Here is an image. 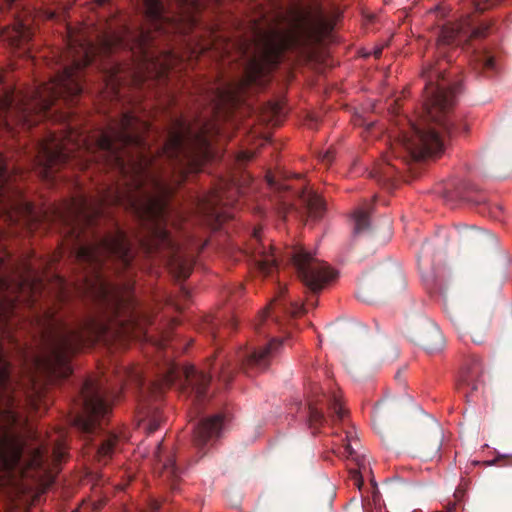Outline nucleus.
Wrapping results in <instances>:
<instances>
[{
    "instance_id": "nucleus-1",
    "label": "nucleus",
    "mask_w": 512,
    "mask_h": 512,
    "mask_svg": "<svg viewBox=\"0 0 512 512\" xmlns=\"http://www.w3.org/2000/svg\"><path fill=\"white\" fill-rule=\"evenodd\" d=\"M147 131V122L123 112L92 141L70 125L60 136L50 132L40 141V169L46 180L72 160L82 168L102 163L120 177L99 200L82 196L72 201L68 214L60 215L68 227L71 253L95 275L93 283L87 281L88 293L113 317H120L131 301L102 275L107 260L127 269L138 245L146 254L165 251L177 278H188L193 267L169 229V200L190 172L199 171L209 141L183 118L171 120L163 145L156 150L147 143Z\"/></svg>"
},
{
    "instance_id": "nucleus-2",
    "label": "nucleus",
    "mask_w": 512,
    "mask_h": 512,
    "mask_svg": "<svg viewBox=\"0 0 512 512\" xmlns=\"http://www.w3.org/2000/svg\"><path fill=\"white\" fill-rule=\"evenodd\" d=\"M144 12L149 28L100 31L94 39L85 31L68 30L65 49L52 51L55 74L50 81L41 83L29 94L19 92V125L29 129L40 120L55 116L52 106L61 99L66 104H74L85 89V69L91 64L101 71L105 87L118 96L120 64L111 57L120 49L131 53L139 64L142 74L136 80L141 84H145L146 77L165 80L176 59L173 52L155 49V34L164 31L167 21L165 8L161 0H144Z\"/></svg>"
},
{
    "instance_id": "nucleus-3",
    "label": "nucleus",
    "mask_w": 512,
    "mask_h": 512,
    "mask_svg": "<svg viewBox=\"0 0 512 512\" xmlns=\"http://www.w3.org/2000/svg\"><path fill=\"white\" fill-rule=\"evenodd\" d=\"M491 24L477 22L468 14L462 21L447 22L437 30V49L442 60H437L423 69L424 101L421 124H410L408 131L400 135L393 148L396 156L403 160H420L428 156H440L449 138L459 132L468 131V125L453 112L461 83L445 75L451 62L447 60V46H459L469 38L485 37Z\"/></svg>"
},
{
    "instance_id": "nucleus-4",
    "label": "nucleus",
    "mask_w": 512,
    "mask_h": 512,
    "mask_svg": "<svg viewBox=\"0 0 512 512\" xmlns=\"http://www.w3.org/2000/svg\"><path fill=\"white\" fill-rule=\"evenodd\" d=\"M108 331V324L100 318L88 316L74 326L49 317L42 328L44 353L37 357L36 365L50 379H65L73 371L70 363L72 354L86 345H93Z\"/></svg>"
},
{
    "instance_id": "nucleus-5",
    "label": "nucleus",
    "mask_w": 512,
    "mask_h": 512,
    "mask_svg": "<svg viewBox=\"0 0 512 512\" xmlns=\"http://www.w3.org/2000/svg\"><path fill=\"white\" fill-rule=\"evenodd\" d=\"M246 253L262 275H272L278 267L279 260L292 263L300 281L314 294L319 293L334 276L326 263L313 258L312 254L301 246L289 247L278 256L271 240L264 238L260 229H254Z\"/></svg>"
},
{
    "instance_id": "nucleus-6",
    "label": "nucleus",
    "mask_w": 512,
    "mask_h": 512,
    "mask_svg": "<svg viewBox=\"0 0 512 512\" xmlns=\"http://www.w3.org/2000/svg\"><path fill=\"white\" fill-rule=\"evenodd\" d=\"M117 395L100 380H85L76 399L80 410L72 420L74 427L92 441V435L101 433L103 422L110 412L109 399Z\"/></svg>"
},
{
    "instance_id": "nucleus-7",
    "label": "nucleus",
    "mask_w": 512,
    "mask_h": 512,
    "mask_svg": "<svg viewBox=\"0 0 512 512\" xmlns=\"http://www.w3.org/2000/svg\"><path fill=\"white\" fill-rule=\"evenodd\" d=\"M26 443L22 436L7 428L0 431V473L7 476H30L31 471H45L47 451L42 446L30 449L25 454Z\"/></svg>"
},
{
    "instance_id": "nucleus-8",
    "label": "nucleus",
    "mask_w": 512,
    "mask_h": 512,
    "mask_svg": "<svg viewBox=\"0 0 512 512\" xmlns=\"http://www.w3.org/2000/svg\"><path fill=\"white\" fill-rule=\"evenodd\" d=\"M211 377V375L206 374L203 370H197L194 366L181 368V366L175 365V363H168L162 373L159 389L173 385L175 382H180L183 394L191 397L193 403L198 404L202 403L207 396V387Z\"/></svg>"
},
{
    "instance_id": "nucleus-9",
    "label": "nucleus",
    "mask_w": 512,
    "mask_h": 512,
    "mask_svg": "<svg viewBox=\"0 0 512 512\" xmlns=\"http://www.w3.org/2000/svg\"><path fill=\"white\" fill-rule=\"evenodd\" d=\"M36 15L33 10H17L14 23L10 27L2 28L0 37L12 47H24L34 34Z\"/></svg>"
},
{
    "instance_id": "nucleus-10",
    "label": "nucleus",
    "mask_w": 512,
    "mask_h": 512,
    "mask_svg": "<svg viewBox=\"0 0 512 512\" xmlns=\"http://www.w3.org/2000/svg\"><path fill=\"white\" fill-rule=\"evenodd\" d=\"M285 287L279 286L278 295L260 313L255 329L258 333H265L264 323L271 317L274 324H282V317H297L304 311L303 305L299 302H287L284 299Z\"/></svg>"
},
{
    "instance_id": "nucleus-11",
    "label": "nucleus",
    "mask_w": 512,
    "mask_h": 512,
    "mask_svg": "<svg viewBox=\"0 0 512 512\" xmlns=\"http://www.w3.org/2000/svg\"><path fill=\"white\" fill-rule=\"evenodd\" d=\"M291 16L295 30L304 37H312L326 25L324 12L319 5L306 8L301 5L295 6L291 10Z\"/></svg>"
},
{
    "instance_id": "nucleus-12",
    "label": "nucleus",
    "mask_w": 512,
    "mask_h": 512,
    "mask_svg": "<svg viewBox=\"0 0 512 512\" xmlns=\"http://www.w3.org/2000/svg\"><path fill=\"white\" fill-rule=\"evenodd\" d=\"M282 344L281 339L273 338L263 347L253 348L240 354L241 368L246 375L253 376L270 366L271 358Z\"/></svg>"
},
{
    "instance_id": "nucleus-13",
    "label": "nucleus",
    "mask_w": 512,
    "mask_h": 512,
    "mask_svg": "<svg viewBox=\"0 0 512 512\" xmlns=\"http://www.w3.org/2000/svg\"><path fill=\"white\" fill-rule=\"evenodd\" d=\"M438 192L444 198L445 203L450 206H455L462 201L479 203L484 199L483 196H474L473 185L463 182V180H449Z\"/></svg>"
},
{
    "instance_id": "nucleus-14",
    "label": "nucleus",
    "mask_w": 512,
    "mask_h": 512,
    "mask_svg": "<svg viewBox=\"0 0 512 512\" xmlns=\"http://www.w3.org/2000/svg\"><path fill=\"white\" fill-rule=\"evenodd\" d=\"M154 457L156 460V468L162 480H164L171 489H176L182 472L180 467L175 463L174 452L165 451L163 443L159 442L154 451Z\"/></svg>"
},
{
    "instance_id": "nucleus-15",
    "label": "nucleus",
    "mask_w": 512,
    "mask_h": 512,
    "mask_svg": "<svg viewBox=\"0 0 512 512\" xmlns=\"http://www.w3.org/2000/svg\"><path fill=\"white\" fill-rule=\"evenodd\" d=\"M359 446L360 442L359 439L356 438L355 434H353V432H346L345 438L342 439V444L338 446L336 453L356 462L359 468L358 470L350 469L351 480L353 481V485L360 489L363 486V477L360 469L361 467H365V463L364 457H362L358 451Z\"/></svg>"
},
{
    "instance_id": "nucleus-16",
    "label": "nucleus",
    "mask_w": 512,
    "mask_h": 512,
    "mask_svg": "<svg viewBox=\"0 0 512 512\" xmlns=\"http://www.w3.org/2000/svg\"><path fill=\"white\" fill-rule=\"evenodd\" d=\"M196 210L211 223H221L225 218L223 210V198L217 192L205 196H197Z\"/></svg>"
},
{
    "instance_id": "nucleus-17",
    "label": "nucleus",
    "mask_w": 512,
    "mask_h": 512,
    "mask_svg": "<svg viewBox=\"0 0 512 512\" xmlns=\"http://www.w3.org/2000/svg\"><path fill=\"white\" fill-rule=\"evenodd\" d=\"M224 417L221 414L203 418L194 427V444L199 449L205 446L213 437L220 434L223 427Z\"/></svg>"
},
{
    "instance_id": "nucleus-18",
    "label": "nucleus",
    "mask_w": 512,
    "mask_h": 512,
    "mask_svg": "<svg viewBox=\"0 0 512 512\" xmlns=\"http://www.w3.org/2000/svg\"><path fill=\"white\" fill-rule=\"evenodd\" d=\"M483 375V365L477 356H470L466 359L460 372L459 387L468 388L470 391H477Z\"/></svg>"
},
{
    "instance_id": "nucleus-19",
    "label": "nucleus",
    "mask_w": 512,
    "mask_h": 512,
    "mask_svg": "<svg viewBox=\"0 0 512 512\" xmlns=\"http://www.w3.org/2000/svg\"><path fill=\"white\" fill-rule=\"evenodd\" d=\"M301 198L309 218L318 220V218L323 217L326 205L320 195L315 194V192H303Z\"/></svg>"
},
{
    "instance_id": "nucleus-20",
    "label": "nucleus",
    "mask_w": 512,
    "mask_h": 512,
    "mask_svg": "<svg viewBox=\"0 0 512 512\" xmlns=\"http://www.w3.org/2000/svg\"><path fill=\"white\" fill-rule=\"evenodd\" d=\"M118 442V436L113 433L101 434L99 443H96V457L100 462H108L112 458Z\"/></svg>"
},
{
    "instance_id": "nucleus-21",
    "label": "nucleus",
    "mask_w": 512,
    "mask_h": 512,
    "mask_svg": "<svg viewBox=\"0 0 512 512\" xmlns=\"http://www.w3.org/2000/svg\"><path fill=\"white\" fill-rule=\"evenodd\" d=\"M398 170L399 168L396 167V165L390 164V162H385L384 164L374 168L371 175L376 178L379 183L387 186V184H393L395 178H397Z\"/></svg>"
},
{
    "instance_id": "nucleus-22",
    "label": "nucleus",
    "mask_w": 512,
    "mask_h": 512,
    "mask_svg": "<svg viewBox=\"0 0 512 512\" xmlns=\"http://www.w3.org/2000/svg\"><path fill=\"white\" fill-rule=\"evenodd\" d=\"M474 67L486 75L496 71L495 58L488 51H474Z\"/></svg>"
},
{
    "instance_id": "nucleus-23",
    "label": "nucleus",
    "mask_w": 512,
    "mask_h": 512,
    "mask_svg": "<svg viewBox=\"0 0 512 512\" xmlns=\"http://www.w3.org/2000/svg\"><path fill=\"white\" fill-rule=\"evenodd\" d=\"M326 402L332 421H336V419L343 421L346 415V409H344L342 405L340 394H338L337 391H330L326 396Z\"/></svg>"
},
{
    "instance_id": "nucleus-24",
    "label": "nucleus",
    "mask_w": 512,
    "mask_h": 512,
    "mask_svg": "<svg viewBox=\"0 0 512 512\" xmlns=\"http://www.w3.org/2000/svg\"><path fill=\"white\" fill-rule=\"evenodd\" d=\"M353 232L355 235L365 233L370 229V211L366 208H357L353 214Z\"/></svg>"
},
{
    "instance_id": "nucleus-25",
    "label": "nucleus",
    "mask_w": 512,
    "mask_h": 512,
    "mask_svg": "<svg viewBox=\"0 0 512 512\" xmlns=\"http://www.w3.org/2000/svg\"><path fill=\"white\" fill-rule=\"evenodd\" d=\"M442 448L441 434L437 433L431 442H422L419 446V453L424 459H433L434 456L440 455Z\"/></svg>"
},
{
    "instance_id": "nucleus-26",
    "label": "nucleus",
    "mask_w": 512,
    "mask_h": 512,
    "mask_svg": "<svg viewBox=\"0 0 512 512\" xmlns=\"http://www.w3.org/2000/svg\"><path fill=\"white\" fill-rule=\"evenodd\" d=\"M9 364L6 361L3 347L0 345V397L5 394L9 388Z\"/></svg>"
},
{
    "instance_id": "nucleus-27",
    "label": "nucleus",
    "mask_w": 512,
    "mask_h": 512,
    "mask_svg": "<svg viewBox=\"0 0 512 512\" xmlns=\"http://www.w3.org/2000/svg\"><path fill=\"white\" fill-rule=\"evenodd\" d=\"M443 338L442 333L438 329L431 330L426 338L424 339L423 345L429 351L440 348L442 345Z\"/></svg>"
},
{
    "instance_id": "nucleus-28",
    "label": "nucleus",
    "mask_w": 512,
    "mask_h": 512,
    "mask_svg": "<svg viewBox=\"0 0 512 512\" xmlns=\"http://www.w3.org/2000/svg\"><path fill=\"white\" fill-rule=\"evenodd\" d=\"M309 425L312 428H319L324 422L327 421L323 411L317 408V406L310 405L309 406V415H308Z\"/></svg>"
},
{
    "instance_id": "nucleus-29",
    "label": "nucleus",
    "mask_w": 512,
    "mask_h": 512,
    "mask_svg": "<svg viewBox=\"0 0 512 512\" xmlns=\"http://www.w3.org/2000/svg\"><path fill=\"white\" fill-rule=\"evenodd\" d=\"M11 332V323L9 318V312L3 310L0 307V334L2 336H9Z\"/></svg>"
},
{
    "instance_id": "nucleus-30",
    "label": "nucleus",
    "mask_w": 512,
    "mask_h": 512,
    "mask_svg": "<svg viewBox=\"0 0 512 512\" xmlns=\"http://www.w3.org/2000/svg\"><path fill=\"white\" fill-rule=\"evenodd\" d=\"M162 423V416L159 411L153 413L147 422V429L149 433H154Z\"/></svg>"
},
{
    "instance_id": "nucleus-31",
    "label": "nucleus",
    "mask_w": 512,
    "mask_h": 512,
    "mask_svg": "<svg viewBox=\"0 0 512 512\" xmlns=\"http://www.w3.org/2000/svg\"><path fill=\"white\" fill-rule=\"evenodd\" d=\"M202 329L208 331L212 337H216L218 331V323L216 319L213 317H206Z\"/></svg>"
},
{
    "instance_id": "nucleus-32",
    "label": "nucleus",
    "mask_w": 512,
    "mask_h": 512,
    "mask_svg": "<svg viewBox=\"0 0 512 512\" xmlns=\"http://www.w3.org/2000/svg\"><path fill=\"white\" fill-rule=\"evenodd\" d=\"M157 510H159V503H157V501H152L148 512H155ZM116 512H147V510H137L133 509V507L121 506Z\"/></svg>"
},
{
    "instance_id": "nucleus-33",
    "label": "nucleus",
    "mask_w": 512,
    "mask_h": 512,
    "mask_svg": "<svg viewBox=\"0 0 512 512\" xmlns=\"http://www.w3.org/2000/svg\"><path fill=\"white\" fill-rule=\"evenodd\" d=\"M499 0H482L481 2H477V0H473L471 3V7L474 11H482L487 9L490 4L497 3Z\"/></svg>"
},
{
    "instance_id": "nucleus-34",
    "label": "nucleus",
    "mask_w": 512,
    "mask_h": 512,
    "mask_svg": "<svg viewBox=\"0 0 512 512\" xmlns=\"http://www.w3.org/2000/svg\"><path fill=\"white\" fill-rule=\"evenodd\" d=\"M470 238L472 239V241L484 242L487 241V239H489V235L487 234V232L480 231V229H475L474 231L471 232Z\"/></svg>"
},
{
    "instance_id": "nucleus-35",
    "label": "nucleus",
    "mask_w": 512,
    "mask_h": 512,
    "mask_svg": "<svg viewBox=\"0 0 512 512\" xmlns=\"http://www.w3.org/2000/svg\"><path fill=\"white\" fill-rule=\"evenodd\" d=\"M52 455H53L54 461H56V462L62 461V459L65 455L63 446H61V445L54 446L52 449Z\"/></svg>"
},
{
    "instance_id": "nucleus-36",
    "label": "nucleus",
    "mask_w": 512,
    "mask_h": 512,
    "mask_svg": "<svg viewBox=\"0 0 512 512\" xmlns=\"http://www.w3.org/2000/svg\"><path fill=\"white\" fill-rule=\"evenodd\" d=\"M18 208L27 217H29V218L34 217V208L31 204H28V202H23V204H21Z\"/></svg>"
},
{
    "instance_id": "nucleus-37",
    "label": "nucleus",
    "mask_w": 512,
    "mask_h": 512,
    "mask_svg": "<svg viewBox=\"0 0 512 512\" xmlns=\"http://www.w3.org/2000/svg\"><path fill=\"white\" fill-rule=\"evenodd\" d=\"M232 377H233L232 370L229 368H223V370L220 374V379L226 383H229L231 381Z\"/></svg>"
},
{
    "instance_id": "nucleus-38",
    "label": "nucleus",
    "mask_w": 512,
    "mask_h": 512,
    "mask_svg": "<svg viewBox=\"0 0 512 512\" xmlns=\"http://www.w3.org/2000/svg\"><path fill=\"white\" fill-rule=\"evenodd\" d=\"M470 337H471L473 342L481 343L484 340V333L483 332H478L475 335H470Z\"/></svg>"
},
{
    "instance_id": "nucleus-39",
    "label": "nucleus",
    "mask_w": 512,
    "mask_h": 512,
    "mask_svg": "<svg viewBox=\"0 0 512 512\" xmlns=\"http://www.w3.org/2000/svg\"><path fill=\"white\" fill-rule=\"evenodd\" d=\"M332 158H333V153L329 152V150H327L322 156V161L325 163H329V162H331Z\"/></svg>"
},
{
    "instance_id": "nucleus-40",
    "label": "nucleus",
    "mask_w": 512,
    "mask_h": 512,
    "mask_svg": "<svg viewBox=\"0 0 512 512\" xmlns=\"http://www.w3.org/2000/svg\"><path fill=\"white\" fill-rule=\"evenodd\" d=\"M45 16L47 19H55L57 14H56L55 10H47L45 13Z\"/></svg>"
},
{
    "instance_id": "nucleus-41",
    "label": "nucleus",
    "mask_w": 512,
    "mask_h": 512,
    "mask_svg": "<svg viewBox=\"0 0 512 512\" xmlns=\"http://www.w3.org/2000/svg\"><path fill=\"white\" fill-rule=\"evenodd\" d=\"M455 508H456V504L455 503L449 504L448 510L446 512H452L453 510H455ZM413 512H419V511L418 510H414Z\"/></svg>"
},
{
    "instance_id": "nucleus-42",
    "label": "nucleus",
    "mask_w": 512,
    "mask_h": 512,
    "mask_svg": "<svg viewBox=\"0 0 512 512\" xmlns=\"http://www.w3.org/2000/svg\"><path fill=\"white\" fill-rule=\"evenodd\" d=\"M380 408L381 403H376V405L374 406V412L376 413V415H378Z\"/></svg>"
},
{
    "instance_id": "nucleus-43",
    "label": "nucleus",
    "mask_w": 512,
    "mask_h": 512,
    "mask_svg": "<svg viewBox=\"0 0 512 512\" xmlns=\"http://www.w3.org/2000/svg\"><path fill=\"white\" fill-rule=\"evenodd\" d=\"M5 285H7L6 280L0 276V288L5 287Z\"/></svg>"
},
{
    "instance_id": "nucleus-44",
    "label": "nucleus",
    "mask_w": 512,
    "mask_h": 512,
    "mask_svg": "<svg viewBox=\"0 0 512 512\" xmlns=\"http://www.w3.org/2000/svg\"><path fill=\"white\" fill-rule=\"evenodd\" d=\"M315 303H316L315 299H313V298H308L307 299V304L308 305H315Z\"/></svg>"
},
{
    "instance_id": "nucleus-45",
    "label": "nucleus",
    "mask_w": 512,
    "mask_h": 512,
    "mask_svg": "<svg viewBox=\"0 0 512 512\" xmlns=\"http://www.w3.org/2000/svg\"><path fill=\"white\" fill-rule=\"evenodd\" d=\"M499 458H496L495 460L493 461H489L488 464H496V462L498 461Z\"/></svg>"
},
{
    "instance_id": "nucleus-46",
    "label": "nucleus",
    "mask_w": 512,
    "mask_h": 512,
    "mask_svg": "<svg viewBox=\"0 0 512 512\" xmlns=\"http://www.w3.org/2000/svg\"><path fill=\"white\" fill-rule=\"evenodd\" d=\"M400 377H401V372H397L396 379H400Z\"/></svg>"
},
{
    "instance_id": "nucleus-47",
    "label": "nucleus",
    "mask_w": 512,
    "mask_h": 512,
    "mask_svg": "<svg viewBox=\"0 0 512 512\" xmlns=\"http://www.w3.org/2000/svg\"><path fill=\"white\" fill-rule=\"evenodd\" d=\"M381 55V49H378V51H376V56H379Z\"/></svg>"
}]
</instances>
